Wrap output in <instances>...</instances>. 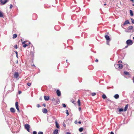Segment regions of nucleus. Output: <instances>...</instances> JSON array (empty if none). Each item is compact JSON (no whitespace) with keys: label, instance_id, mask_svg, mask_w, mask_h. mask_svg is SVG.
Wrapping results in <instances>:
<instances>
[{"label":"nucleus","instance_id":"59","mask_svg":"<svg viewBox=\"0 0 134 134\" xmlns=\"http://www.w3.org/2000/svg\"><path fill=\"white\" fill-rule=\"evenodd\" d=\"M67 60H66V62H68Z\"/></svg>","mask_w":134,"mask_h":134},{"label":"nucleus","instance_id":"41","mask_svg":"<svg viewBox=\"0 0 134 134\" xmlns=\"http://www.w3.org/2000/svg\"><path fill=\"white\" fill-rule=\"evenodd\" d=\"M21 93V91H18V93L19 94H20Z\"/></svg>","mask_w":134,"mask_h":134},{"label":"nucleus","instance_id":"33","mask_svg":"<svg viewBox=\"0 0 134 134\" xmlns=\"http://www.w3.org/2000/svg\"><path fill=\"white\" fill-rule=\"evenodd\" d=\"M62 106L64 108H65L66 107V105L65 104H62Z\"/></svg>","mask_w":134,"mask_h":134},{"label":"nucleus","instance_id":"51","mask_svg":"<svg viewBox=\"0 0 134 134\" xmlns=\"http://www.w3.org/2000/svg\"><path fill=\"white\" fill-rule=\"evenodd\" d=\"M15 52L16 54H18V52L17 51Z\"/></svg>","mask_w":134,"mask_h":134},{"label":"nucleus","instance_id":"62","mask_svg":"<svg viewBox=\"0 0 134 134\" xmlns=\"http://www.w3.org/2000/svg\"><path fill=\"white\" fill-rule=\"evenodd\" d=\"M132 5H133V6H134V4H133Z\"/></svg>","mask_w":134,"mask_h":134},{"label":"nucleus","instance_id":"26","mask_svg":"<svg viewBox=\"0 0 134 134\" xmlns=\"http://www.w3.org/2000/svg\"><path fill=\"white\" fill-rule=\"evenodd\" d=\"M83 130V129L82 127H80L79 129V131L80 132H82Z\"/></svg>","mask_w":134,"mask_h":134},{"label":"nucleus","instance_id":"34","mask_svg":"<svg viewBox=\"0 0 134 134\" xmlns=\"http://www.w3.org/2000/svg\"><path fill=\"white\" fill-rule=\"evenodd\" d=\"M14 47L16 49H17L18 48L17 45L16 44L14 46Z\"/></svg>","mask_w":134,"mask_h":134},{"label":"nucleus","instance_id":"20","mask_svg":"<svg viewBox=\"0 0 134 134\" xmlns=\"http://www.w3.org/2000/svg\"><path fill=\"white\" fill-rule=\"evenodd\" d=\"M102 98L104 99H105L106 98H107V97L105 94H103L102 95Z\"/></svg>","mask_w":134,"mask_h":134},{"label":"nucleus","instance_id":"49","mask_svg":"<svg viewBox=\"0 0 134 134\" xmlns=\"http://www.w3.org/2000/svg\"><path fill=\"white\" fill-rule=\"evenodd\" d=\"M78 123L79 124H81V122L80 121H79L78 122Z\"/></svg>","mask_w":134,"mask_h":134},{"label":"nucleus","instance_id":"43","mask_svg":"<svg viewBox=\"0 0 134 134\" xmlns=\"http://www.w3.org/2000/svg\"><path fill=\"white\" fill-rule=\"evenodd\" d=\"M63 126H64V127H66V125L64 123H63Z\"/></svg>","mask_w":134,"mask_h":134},{"label":"nucleus","instance_id":"56","mask_svg":"<svg viewBox=\"0 0 134 134\" xmlns=\"http://www.w3.org/2000/svg\"><path fill=\"white\" fill-rule=\"evenodd\" d=\"M79 110H81V108H80V107L79 108Z\"/></svg>","mask_w":134,"mask_h":134},{"label":"nucleus","instance_id":"40","mask_svg":"<svg viewBox=\"0 0 134 134\" xmlns=\"http://www.w3.org/2000/svg\"><path fill=\"white\" fill-rule=\"evenodd\" d=\"M40 107V106L39 104H37V107L38 108H39Z\"/></svg>","mask_w":134,"mask_h":134},{"label":"nucleus","instance_id":"11","mask_svg":"<svg viewBox=\"0 0 134 134\" xmlns=\"http://www.w3.org/2000/svg\"><path fill=\"white\" fill-rule=\"evenodd\" d=\"M130 24V22L128 20H126L124 23L123 25H125L129 24Z\"/></svg>","mask_w":134,"mask_h":134},{"label":"nucleus","instance_id":"35","mask_svg":"<svg viewBox=\"0 0 134 134\" xmlns=\"http://www.w3.org/2000/svg\"><path fill=\"white\" fill-rule=\"evenodd\" d=\"M38 134H43V133L42 132L40 131L38 132Z\"/></svg>","mask_w":134,"mask_h":134},{"label":"nucleus","instance_id":"29","mask_svg":"<svg viewBox=\"0 0 134 134\" xmlns=\"http://www.w3.org/2000/svg\"><path fill=\"white\" fill-rule=\"evenodd\" d=\"M91 95L92 96H93L96 95V93L95 92L92 93H91Z\"/></svg>","mask_w":134,"mask_h":134},{"label":"nucleus","instance_id":"8","mask_svg":"<svg viewBox=\"0 0 134 134\" xmlns=\"http://www.w3.org/2000/svg\"><path fill=\"white\" fill-rule=\"evenodd\" d=\"M56 93L58 96H61V92L59 90H57L56 91Z\"/></svg>","mask_w":134,"mask_h":134},{"label":"nucleus","instance_id":"32","mask_svg":"<svg viewBox=\"0 0 134 134\" xmlns=\"http://www.w3.org/2000/svg\"><path fill=\"white\" fill-rule=\"evenodd\" d=\"M66 113L67 114V116H68L69 115V112L68 111V110H66Z\"/></svg>","mask_w":134,"mask_h":134},{"label":"nucleus","instance_id":"22","mask_svg":"<svg viewBox=\"0 0 134 134\" xmlns=\"http://www.w3.org/2000/svg\"><path fill=\"white\" fill-rule=\"evenodd\" d=\"M78 104L79 106H80L81 105L80 101V99H78L77 101Z\"/></svg>","mask_w":134,"mask_h":134},{"label":"nucleus","instance_id":"57","mask_svg":"<svg viewBox=\"0 0 134 134\" xmlns=\"http://www.w3.org/2000/svg\"><path fill=\"white\" fill-rule=\"evenodd\" d=\"M29 44H31V43L30 42H29Z\"/></svg>","mask_w":134,"mask_h":134},{"label":"nucleus","instance_id":"61","mask_svg":"<svg viewBox=\"0 0 134 134\" xmlns=\"http://www.w3.org/2000/svg\"><path fill=\"white\" fill-rule=\"evenodd\" d=\"M133 39L134 40V37H133Z\"/></svg>","mask_w":134,"mask_h":134},{"label":"nucleus","instance_id":"44","mask_svg":"<svg viewBox=\"0 0 134 134\" xmlns=\"http://www.w3.org/2000/svg\"><path fill=\"white\" fill-rule=\"evenodd\" d=\"M98 60L97 59L95 60V62H98Z\"/></svg>","mask_w":134,"mask_h":134},{"label":"nucleus","instance_id":"45","mask_svg":"<svg viewBox=\"0 0 134 134\" xmlns=\"http://www.w3.org/2000/svg\"><path fill=\"white\" fill-rule=\"evenodd\" d=\"M128 46L129 45H127L125 47V48H127L128 47Z\"/></svg>","mask_w":134,"mask_h":134},{"label":"nucleus","instance_id":"18","mask_svg":"<svg viewBox=\"0 0 134 134\" xmlns=\"http://www.w3.org/2000/svg\"><path fill=\"white\" fill-rule=\"evenodd\" d=\"M55 125L56 127L57 128H58L59 127V124L58 123L57 121H55Z\"/></svg>","mask_w":134,"mask_h":134},{"label":"nucleus","instance_id":"6","mask_svg":"<svg viewBox=\"0 0 134 134\" xmlns=\"http://www.w3.org/2000/svg\"><path fill=\"white\" fill-rule=\"evenodd\" d=\"M19 74L18 72H15L14 74V77L15 78H17L19 76Z\"/></svg>","mask_w":134,"mask_h":134},{"label":"nucleus","instance_id":"38","mask_svg":"<svg viewBox=\"0 0 134 134\" xmlns=\"http://www.w3.org/2000/svg\"><path fill=\"white\" fill-rule=\"evenodd\" d=\"M33 134H37V132L36 131H34L33 132Z\"/></svg>","mask_w":134,"mask_h":134},{"label":"nucleus","instance_id":"36","mask_svg":"<svg viewBox=\"0 0 134 134\" xmlns=\"http://www.w3.org/2000/svg\"><path fill=\"white\" fill-rule=\"evenodd\" d=\"M118 62L119 63V64H121L120 63H122V61L121 60H120L118 61Z\"/></svg>","mask_w":134,"mask_h":134},{"label":"nucleus","instance_id":"2","mask_svg":"<svg viewBox=\"0 0 134 134\" xmlns=\"http://www.w3.org/2000/svg\"><path fill=\"white\" fill-rule=\"evenodd\" d=\"M126 44L129 46L132 45L133 43L132 41L131 40H128L126 41Z\"/></svg>","mask_w":134,"mask_h":134},{"label":"nucleus","instance_id":"10","mask_svg":"<svg viewBox=\"0 0 134 134\" xmlns=\"http://www.w3.org/2000/svg\"><path fill=\"white\" fill-rule=\"evenodd\" d=\"M44 100H49V96H44Z\"/></svg>","mask_w":134,"mask_h":134},{"label":"nucleus","instance_id":"3","mask_svg":"<svg viewBox=\"0 0 134 134\" xmlns=\"http://www.w3.org/2000/svg\"><path fill=\"white\" fill-rule=\"evenodd\" d=\"M105 37L106 40H107V44L108 45H109V42L110 40V39L109 36L107 35H105Z\"/></svg>","mask_w":134,"mask_h":134},{"label":"nucleus","instance_id":"4","mask_svg":"<svg viewBox=\"0 0 134 134\" xmlns=\"http://www.w3.org/2000/svg\"><path fill=\"white\" fill-rule=\"evenodd\" d=\"M24 127L25 129H26L27 131L30 132L29 130L30 126L29 125L27 124H26L25 125Z\"/></svg>","mask_w":134,"mask_h":134},{"label":"nucleus","instance_id":"1","mask_svg":"<svg viewBox=\"0 0 134 134\" xmlns=\"http://www.w3.org/2000/svg\"><path fill=\"white\" fill-rule=\"evenodd\" d=\"M115 67L116 69H121L123 68V65L121 64H118L115 65Z\"/></svg>","mask_w":134,"mask_h":134},{"label":"nucleus","instance_id":"9","mask_svg":"<svg viewBox=\"0 0 134 134\" xmlns=\"http://www.w3.org/2000/svg\"><path fill=\"white\" fill-rule=\"evenodd\" d=\"M55 103H53L54 104H58L59 103V99H55Z\"/></svg>","mask_w":134,"mask_h":134},{"label":"nucleus","instance_id":"24","mask_svg":"<svg viewBox=\"0 0 134 134\" xmlns=\"http://www.w3.org/2000/svg\"><path fill=\"white\" fill-rule=\"evenodd\" d=\"M23 44V47L24 48H25L27 46H28V45L25 44V43L22 44Z\"/></svg>","mask_w":134,"mask_h":134},{"label":"nucleus","instance_id":"47","mask_svg":"<svg viewBox=\"0 0 134 134\" xmlns=\"http://www.w3.org/2000/svg\"><path fill=\"white\" fill-rule=\"evenodd\" d=\"M110 134H114L113 132H110Z\"/></svg>","mask_w":134,"mask_h":134},{"label":"nucleus","instance_id":"55","mask_svg":"<svg viewBox=\"0 0 134 134\" xmlns=\"http://www.w3.org/2000/svg\"><path fill=\"white\" fill-rule=\"evenodd\" d=\"M107 5V4L106 3H105L104 4V5Z\"/></svg>","mask_w":134,"mask_h":134},{"label":"nucleus","instance_id":"14","mask_svg":"<svg viewBox=\"0 0 134 134\" xmlns=\"http://www.w3.org/2000/svg\"><path fill=\"white\" fill-rule=\"evenodd\" d=\"M10 111L11 112L14 113L15 112V110L14 108H10Z\"/></svg>","mask_w":134,"mask_h":134},{"label":"nucleus","instance_id":"17","mask_svg":"<svg viewBox=\"0 0 134 134\" xmlns=\"http://www.w3.org/2000/svg\"><path fill=\"white\" fill-rule=\"evenodd\" d=\"M124 73L126 75H130V74H129V72L126 71H124Z\"/></svg>","mask_w":134,"mask_h":134},{"label":"nucleus","instance_id":"37","mask_svg":"<svg viewBox=\"0 0 134 134\" xmlns=\"http://www.w3.org/2000/svg\"><path fill=\"white\" fill-rule=\"evenodd\" d=\"M13 7V5L12 4H10V9H11Z\"/></svg>","mask_w":134,"mask_h":134},{"label":"nucleus","instance_id":"19","mask_svg":"<svg viewBox=\"0 0 134 134\" xmlns=\"http://www.w3.org/2000/svg\"><path fill=\"white\" fill-rule=\"evenodd\" d=\"M17 35L16 34H14L13 36V38L14 39L16 38L17 37Z\"/></svg>","mask_w":134,"mask_h":134},{"label":"nucleus","instance_id":"21","mask_svg":"<svg viewBox=\"0 0 134 134\" xmlns=\"http://www.w3.org/2000/svg\"><path fill=\"white\" fill-rule=\"evenodd\" d=\"M130 12L131 15V16H133V14L132 12V11L131 10H130Z\"/></svg>","mask_w":134,"mask_h":134},{"label":"nucleus","instance_id":"25","mask_svg":"<svg viewBox=\"0 0 134 134\" xmlns=\"http://www.w3.org/2000/svg\"><path fill=\"white\" fill-rule=\"evenodd\" d=\"M55 99L54 98H52L51 99V100L53 102V103H55L54 102Z\"/></svg>","mask_w":134,"mask_h":134},{"label":"nucleus","instance_id":"7","mask_svg":"<svg viewBox=\"0 0 134 134\" xmlns=\"http://www.w3.org/2000/svg\"><path fill=\"white\" fill-rule=\"evenodd\" d=\"M8 0H1V2L3 4H5L8 1Z\"/></svg>","mask_w":134,"mask_h":134},{"label":"nucleus","instance_id":"53","mask_svg":"<svg viewBox=\"0 0 134 134\" xmlns=\"http://www.w3.org/2000/svg\"><path fill=\"white\" fill-rule=\"evenodd\" d=\"M32 66H34V67H35V65L34 64H33V65H32Z\"/></svg>","mask_w":134,"mask_h":134},{"label":"nucleus","instance_id":"23","mask_svg":"<svg viewBox=\"0 0 134 134\" xmlns=\"http://www.w3.org/2000/svg\"><path fill=\"white\" fill-rule=\"evenodd\" d=\"M3 15L2 13L0 11V17H3Z\"/></svg>","mask_w":134,"mask_h":134},{"label":"nucleus","instance_id":"50","mask_svg":"<svg viewBox=\"0 0 134 134\" xmlns=\"http://www.w3.org/2000/svg\"><path fill=\"white\" fill-rule=\"evenodd\" d=\"M43 106H44V107H45L46 105L45 104H43Z\"/></svg>","mask_w":134,"mask_h":134},{"label":"nucleus","instance_id":"13","mask_svg":"<svg viewBox=\"0 0 134 134\" xmlns=\"http://www.w3.org/2000/svg\"><path fill=\"white\" fill-rule=\"evenodd\" d=\"M114 98L116 99H117L119 98V96L118 94L114 95Z\"/></svg>","mask_w":134,"mask_h":134},{"label":"nucleus","instance_id":"42","mask_svg":"<svg viewBox=\"0 0 134 134\" xmlns=\"http://www.w3.org/2000/svg\"><path fill=\"white\" fill-rule=\"evenodd\" d=\"M72 102V103H73L74 104H75V101H73Z\"/></svg>","mask_w":134,"mask_h":134},{"label":"nucleus","instance_id":"28","mask_svg":"<svg viewBox=\"0 0 134 134\" xmlns=\"http://www.w3.org/2000/svg\"><path fill=\"white\" fill-rule=\"evenodd\" d=\"M27 85L28 86H30L31 85V83L30 82H28V83H27Z\"/></svg>","mask_w":134,"mask_h":134},{"label":"nucleus","instance_id":"46","mask_svg":"<svg viewBox=\"0 0 134 134\" xmlns=\"http://www.w3.org/2000/svg\"><path fill=\"white\" fill-rule=\"evenodd\" d=\"M26 42V41H24V42H23L22 43V44L25 43Z\"/></svg>","mask_w":134,"mask_h":134},{"label":"nucleus","instance_id":"54","mask_svg":"<svg viewBox=\"0 0 134 134\" xmlns=\"http://www.w3.org/2000/svg\"><path fill=\"white\" fill-rule=\"evenodd\" d=\"M133 82L134 83V77H133Z\"/></svg>","mask_w":134,"mask_h":134},{"label":"nucleus","instance_id":"39","mask_svg":"<svg viewBox=\"0 0 134 134\" xmlns=\"http://www.w3.org/2000/svg\"><path fill=\"white\" fill-rule=\"evenodd\" d=\"M75 124H77V120H76L74 122Z\"/></svg>","mask_w":134,"mask_h":134},{"label":"nucleus","instance_id":"30","mask_svg":"<svg viewBox=\"0 0 134 134\" xmlns=\"http://www.w3.org/2000/svg\"><path fill=\"white\" fill-rule=\"evenodd\" d=\"M124 110L122 108H120L119 109V112H121V111H122Z\"/></svg>","mask_w":134,"mask_h":134},{"label":"nucleus","instance_id":"15","mask_svg":"<svg viewBox=\"0 0 134 134\" xmlns=\"http://www.w3.org/2000/svg\"><path fill=\"white\" fill-rule=\"evenodd\" d=\"M58 130L56 129L54 131L53 134H57L58 132Z\"/></svg>","mask_w":134,"mask_h":134},{"label":"nucleus","instance_id":"31","mask_svg":"<svg viewBox=\"0 0 134 134\" xmlns=\"http://www.w3.org/2000/svg\"><path fill=\"white\" fill-rule=\"evenodd\" d=\"M131 22L132 23L134 24V20L132 18H131Z\"/></svg>","mask_w":134,"mask_h":134},{"label":"nucleus","instance_id":"27","mask_svg":"<svg viewBox=\"0 0 134 134\" xmlns=\"http://www.w3.org/2000/svg\"><path fill=\"white\" fill-rule=\"evenodd\" d=\"M133 27L132 26H129L128 27V29L129 30H132L133 29Z\"/></svg>","mask_w":134,"mask_h":134},{"label":"nucleus","instance_id":"12","mask_svg":"<svg viewBox=\"0 0 134 134\" xmlns=\"http://www.w3.org/2000/svg\"><path fill=\"white\" fill-rule=\"evenodd\" d=\"M42 112L43 113H46L47 112V110L46 109L44 108L42 110Z\"/></svg>","mask_w":134,"mask_h":134},{"label":"nucleus","instance_id":"5","mask_svg":"<svg viewBox=\"0 0 134 134\" xmlns=\"http://www.w3.org/2000/svg\"><path fill=\"white\" fill-rule=\"evenodd\" d=\"M15 107H16V109H17V110H18V112H20V110L19 109L18 105V102H15Z\"/></svg>","mask_w":134,"mask_h":134},{"label":"nucleus","instance_id":"52","mask_svg":"<svg viewBox=\"0 0 134 134\" xmlns=\"http://www.w3.org/2000/svg\"><path fill=\"white\" fill-rule=\"evenodd\" d=\"M40 100H42V98L41 97H40Z\"/></svg>","mask_w":134,"mask_h":134},{"label":"nucleus","instance_id":"48","mask_svg":"<svg viewBox=\"0 0 134 134\" xmlns=\"http://www.w3.org/2000/svg\"><path fill=\"white\" fill-rule=\"evenodd\" d=\"M66 134H71V133L69 132H67L66 133Z\"/></svg>","mask_w":134,"mask_h":134},{"label":"nucleus","instance_id":"16","mask_svg":"<svg viewBox=\"0 0 134 134\" xmlns=\"http://www.w3.org/2000/svg\"><path fill=\"white\" fill-rule=\"evenodd\" d=\"M128 109V104H127L125 106V107L124 109V111H126Z\"/></svg>","mask_w":134,"mask_h":134},{"label":"nucleus","instance_id":"58","mask_svg":"<svg viewBox=\"0 0 134 134\" xmlns=\"http://www.w3.org/2000/svg\"><path fill=\"white\" fill-rule=\"evenodd\" d=\"M18 54H16V56L17 57H18Z\"/></svg>","mask_w":134,"mask_h":134},{"label":"nucleus","instance_id":"60","mask_svg":"<svg viewBox=\"0 0 134 134\" xmlns=\"http://www.w3.org/2000/svg\"><path fill=\"white\" fill-rule=\"evenodd\" d=\"M67 60H66V62H68Z\"/></svg>","mask_w":134,"mask_h":134}]
</instances>
